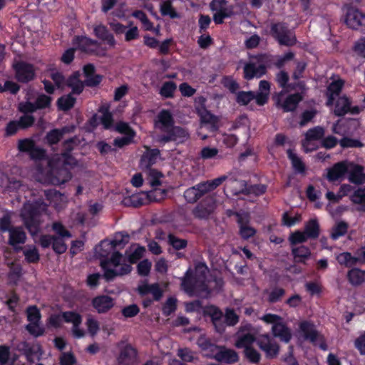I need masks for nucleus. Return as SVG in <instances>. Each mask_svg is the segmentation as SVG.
I'll list each match as a JSON object with an SVG mask.
<instances>
[{
  "label": "nucleus",
  "mask_w": 365,
  "mask_h": 365,
  "mask_svg": "<svg viewBox=\"0 0 365 365\" xmlns=\"http://www.w3.org/2000/svg\"><path fill=\"white\" fill-rule=\"evenodd\" d=\"M287 154L295 172L304 174L305 173V165L301 158L292 150H289Z\"/></svg>",
  "instance_id": "46"
},
{
  "label": "nucleus",
  "mask_w": 365,
  "mask_h": 365,
  "mask_svg": "<svg viewBox=\"0 0 365 365\" xmlns=\"http://www.w3.org/2000/svg\"><path fill=\"white\" fill-rule=\"evenodd\" d=\"M213 358L219 361L225 363H235L239 359L237 354L234 350L227 349L224 347H219Z\"/></svg>",
  "instance_id": "33"
},
{
  "label": "nucleus",
  "mask_w": 365,
  "mask_h": 365,
  "mask_svg": "<svg viewBox=\"0 0 365 365\" xmlns=\"http://www.w3.org/2000/svg\"><path fill=\"white\" fill-rule=\"evenodd\" d=\"M210 9L214 12L213 20L217 24H222L224 19L233 14L232 6H228L226 0H212Z\"/></svg>",
  "instance_id": "14"
},
{
  "label": "nucleus",
  "mask_w": 365,
  "mask_h": 365,
  "mask_svg": "<svg viewBox=\"0 0 365 365\" xmlns=\"http://www.w3.org/2000/svg\"><path fill=\"white\" fill-rule=\"evenodd\" d=\"M324 135V130L322 128L317 127L309 130L305 135V140L303 141L302 145L305 152H310L316 149V146L309 147V144L312 141L319 140Z\"/></svg>",
  "instance_id": "28"
},
{
  "label": "nucleus",
  "mask_w": 365,
  "mask_h": 365,
  "mask_svg": "<svg viewBox=\"0 0 365 365\" xmlns=\"http://www.w3.org/2000/svg\"><path fill=\"white\" fill-rule=\"evenodd\" d=\"M115 130L124 135V136L116 138L114 140V145L118 148H121L132 143L133 138L135 135V131L129 126V125L124 122H119L115 126Z\"/></svg>",
  "instance_id": "16"
},
{
  "label": "nucleus",
  "mask_w": 365,
  "mask_h": 365,
  "mask_svg": "<svg viewBox=\"0 0 365 365\" xmlns=\"http://www.w3.org/2000/svg\"><path fill=\"white\" fill-rule=\"evenodd\" d=\"M63 322L66 323L71 324V332L74 337L80 339L85 336L84 330L80 327L82 323V317L77 312L69 311L62 313Z\"/></svg>",
  "instance_id": "18"
},
{
  "label": "nucleus",
  "mask_w": 365,
  "mask_h": 365,
  "mask_svg": "<svg viewBox=\"0 0 365 365\" xmlns=\"http://www.w3.org/2000/svg\"><path fill=\"white\" fill-rule=\"evenodd\" d=\"M85 81L80 79V72L73 73L66 81V88H71L72 91H82L84 86L93 87L98 86L102 81L103 76L95 73V67L92 64H87L83 67Z\"/></svg>",
  "instance_id": "4"
},
{
  "label": "nucleus",
  "mask_w": 365,
  "mask_h": 365,
  "mask_svg": "<svg viewBox=\"0 0 365 365\" xmlns=\"http://www.w3.org/2000/svg\"><path fill=\"white\" fill-rule=\"evenodd\" d=\"M51 78L58 89L66 88L67 79L64 78L61 73L58 72V71H53L51 73Z\"/></svg>",
  "instance_id": "58"
},
{
  "label": "nucleus",
  "mask_w": 365,
  "mask_h": 365,
  "mask_svg": "<svg viewBox=\"0 0 365 365\" xmlns=\"http://www.w3.org/2000/svg\"><path fill=\"white\" fill-rule=\"evenodd\" d=\"M9 348L6 346H0V365H12L15 359L11 362Z\"/></svg>",
  "instance_id": "63"
},
{
  "label": "nucleus",
  "mask_w": 365,
  "mask_h": 365,
  "mask_svg": "<svg viewBox=\"0 0 365 365\" xmlns=\"http://www.w3.org/2000/svg\"><path fill=\"white\" fill-rule=\"evenodd\" d=\"M14 66L19 81L27 82L33 78L34 76V70L31 65L24 62H19L16 63Z\"/></svg>",
  "instance_id": "30"
},
{
  "label": "nucleus",
  "mask_w": 365,
  "mask_h": 365,
  "mask_svg": "<svg viewBox=\"0 0 365 365\" xmlns=\"http://www.w3.org/2000/svg\"><path fill=\"white\" fill-rule=\"evenodd\" d=\"M51 103V98L47 95H39L35 103L30 101L26 103H21L19 106V109L23 113L34 112L36 109L43 108L48 107Z\"/></svg>",
  "instance_id": "22"
},
{
  "label": "nucleus",
  "mask_w": 365,
  "mask_h": 365,
  "mask_svg": "<svg viewBox=\"0 0 365 365\" xmlns=\"http://www.w3.org/2000/svg\"><path fill=\"white\" fill-rule=\"evenodd\" d=\"M299 329L304 338L313 343H317L320 337L319 333L314 329V325L307 321H303L299 324Z\"/></svg>",
  "instance_id": "34"
},
{
  "label": "nucleus",
  "mask_w": 365,
  "mask_h": 365,
  "mask_svg": "<svg viewBox=\"0 0 365 365\" xmlns=\"http://www.w3.org/2000/svg\"><path fill=\"white\" fill-rule=\"evenodd\" d=\"M205 192V188L201 187V183H200L187 189L184 192V196L188 202H194Z\"/></svg>",
  "instance_id": "38"
},
{
  "label": "nucleus",
  "mask_w": 365,
  "mask_h": 365,
  "mask_svg": "<svg viewBox=\"0 0 365 365\" xmlns=\"http://www.w3.org/2000/svg\"><path fill=\"white\" fill-rule=\"evenodd\" d=\"M173 125V118L170 112L161 111L158 115L156 126L163 130H168Z\"/></svg>",
  "instance_id": "40"
},
{
  "label": "nucleus",
  "mask_w": 365,
  "mask_h": 365,
  "mask_svg": "<svg viewBox=\"0 0 365 365\" xmlns=\"http://www.w3.org/2000/svg\"><path fill=\"white\" fill-rule=\"evenodd\" d=\"M247 216L244 217L238 215V222L240 224V233L242 238L248 239L252 237L256 231L255 230L247 225Z\"/></svg>",
  "instance_id": "39"
},
{
  "label": "nucleus",
  "mask_w": 365,
  "mask_h": 365,
  "mask_svg": "<svg viewBox=\"0 0 365 365\" xmlns=\"http://www.w3.org/2000/svg\"><path fill=\"white\" fill-rule=\"evenodd\" d=\"M37 203H25L21 214L27 229L34 237L39 232L41 223L39 220L40 209L42 210H45L44 205H42V207L40 205L39 207H37Z\"/></svg>",
  "instance_id": "6"
},
{
  "label": "nucleus",
  "mask_w": 365,
  "mask_h": 365,
  "mask_svg": "<svg viewBox=\"0 0 365 365\" xmlns=\"http://www.w3.org/2000/svg\"><path fill=\"white\" fill-rule=\"evenodd\" d=\"M94 33L96 36L104 41L109 48H113L115 44V41L113 36L108 32L106 26L98 25L95 27Z\"/></svg>",
  "instance_id": "36"
},
{
  "label": "nucleus",
  "mask_w": 365,
  "mask_h": 365,
  "mask_svg": "<svg viewBox=\"0 0 365 365\" xmlns=\"http://www.w3.org/2000/svg\"><path fill=\"white\" fill-rule=\"evenodd\" d=\"M73 93H69L58 99V106L61 110H67L74 106L76 98L73 96Z\"/></svg>",
  "instance_id": "47"
},
{
  "label": "nucleus",
  "mask_w": 365,
  "mask_h": 365,
  "mask_svg": "<svg viewBox=\"0 0 365 365\" xmlns=\"http://www.w3.org/2000/svg\"><path fill=\"white\" fill-rule=\"evenodd\" d=\"M174 0H165L160 4V10L163 16H168L171 19L180 18V14L173 6Z\"/></svg>",
  "instance_id": "44"
},
{
  "label": "nucleus",
  "mask_w": 365,
  "mask_h": 365,
  "mask_svg": "<svg viewBox=\"0 0 365 365\" xmlns=\"http://www.w3.org/2000/svg\"><path fill=\"white\" fill-rule=\"evenodd\" d=\"M345 86V81L338 76H332L329 82L327 91H341Z\"/></svg>",
  "instance_id": "52"
},
{
  "label": "nucleus",
  "mask_w": 365,
  "mask_h": 365,
  "mask_svg": "<svg viewBox=\"0 0 365 365\" xmlns=\"http://www.w3.org/2000/svg\"><path fill=\"white\" fill-rule=\"evenodd\" d=\"M115 304L113 298L108 295L97 296L92 300V305L99 314L106 313L111 309Z\"/></svg>",
  "instance_id": "26"
},
{
  "label": "nucleus",
  "mask_w": 365,
  "mask_h": 365,
  "mask_svg": "<svg viewBox=\"0 0 365 365\" xmlns=\"http://www.w3.org/2000/svg\"><path fill=\"white\" fill-rule=\"evenodd\" d=\"M349 180L354 184H362L365 182V173L362 166L349 162L346 173Z\"/></svg>",
  "instance_id": "27"
},
{
  "label": "nucleus",
  "mask_w": 365,
  "mask_h": 365,
  "mask_svg": "<svg viewBox=\"0 0 365 365\" xmlns=\"http://www.w3.org/2000/svg\"><path fill=\"white\" fill-rule=\"evenodd\" d=\"M60 365H75L76 359L71 352H63L59 357Z\"/></svg>",
  "instance_id": "64"
},
{
  "label": "nucleus",
  "mask_w": 365,
  "mask_h": 365,
  "mask_svg": "<svg viewBox=\"0 0 365 365\" xmlns=\"http://www.w3.org/2000/svg\"><path fill=\"white\" fill-rule=\"evenodd\" d=\"M344 22L352 29L365 31V14L357 9L351 6L345 8Z\"/></svg>",
  "instance_id": "12"
},
{
  "label": "nucleus",
  "mask_w": 365,
  "mask_h": 365,
  "mask_svg": "<svg viewBox=\"0 0 365 365\" xmlns=\"http://www.w3.org/2000/svg\"><path fill=\"white\" fill-rule=\"evenodd\" d=\"M304 232L309 238H317L319 235V225L316 219H312L307 222Z\"/></svg>",
  "instance_id": "48"
},
{
  "label": "nucleus",
  "mask_w": 365,
  "mask_h": 365,
  "mask_svg": "<svg viewBox=\"0 0 365 365\" xmlns=\"http://www.w3.org/2000/svg\"><path fill=\"white\" fill-rule=\"evenodd\" d=\"M272 32L274 38L281 45L292 46L297 42L294 32L287 29L284 24H276L272 26Z\"/></svg>",
  "instance_id": "11"
},
{
  "label": "nucleus",
  "mask_w": 365,
  "mask_h": 365,
  "mask_svg": "<svg viewBox=\"0 0 365 365\" xmlns=\"http://www.w3.org/2000/svg\"><path fill=\"white\" fill-rule=\"evenodd\" d=\"M145 252V247L138 244L130 245L125 252V256L118 252H113L108 260L101 262L105 277L111 279L115 276L130 273L132 269L131 264L140 259Z\"/></svg>",
  "instance_id": "1"
},
{
  "label": "nucleus",
  "mask_w": 365,
  "mask_h": 365,
  "mask_svg": "<svg viewBox=\"0 0 365 365\" xmlns=\"http://www.w3.org/2000/svg\"><path fill=\"white\" fill-rule=\"evenodd\" d=\"M227 189H231L234 195H238L247 190L245 182L237 180H230L227 184Z\"/></svg>",
  "instance_id": "53"
},
{
  "label": "nucleus",
  "mask_w": 365,
  "mask_h": 365,
  "mask_svg": "<svg viewBox=\"0 0 365 365\" xmlns=\"http://www.w3.org/2000/svg\"><path fill=\"white\" fill-rule=\"evenodd\" d=\"M119 354L117 356L118 365H135L138 361L136 349L130 344L120 341L117 344Z\"/></svg>",
  "instance_id": "10"
},
{
  "label": "nucleus",
  "mask_w": 365,
  "mask_h": 365,
  "mask_svg": "<svg viewBox=\"0 0 365 365\" xmlns=\"http://www.w3.org/2000/svg\"><path fill=\"white\" fill-rule=\"evenodd\" d=\"M194 331H197L200 333L199 337L197 341V344L201 349L203 354L209 358H213L215 354L219 349V346L210 342V341L201 332V330L197 327L192 329Z\"/></svg>",
  "instance_id": "21"
},
{
  "label": "nucleus",
  "mask_w": 365,
  "mask_h": 365,
  "mask_svg": "<svg viewBox=\"0 0 365 365\" xmlns=\"http://www.w3.org/2000/svg\"><path fill=\"white\" fill-rule=\"evenodd\" d=\"M91 124L93 127L101 124L104 128H110L112 125V115L106 106L100 108L98 113L93 115L91 118Z\"/></svg>",
  "instance_id": "23"
},
{
  "label": "nucleus",
  "mask_w": 365,
  "mask_h": 365,
  "mask_svg": "<svg viewBox=\"0 0 365 365\" xmlns=\"http://www.w3.org/2000/svg\"><path fill=\"white\" fill-rule=\"evenodd\" d=\"M189 138V134L185 129L180 127H174L169 137L163 138L164 140H174L178 143H183Z\"/></svg>",
  "instance_id": "42"
},
{
  "label": "nucleus",
  "mask_w": 365,
  "mask_h": 365,
  "mask_svg": "<svg viewBox=\"0 0 365 365\" xmlns=\"http://www.w3.org/2000/svg\"><path fill=\"white\" fill-rule=\"evenodd\" d=\"M19 148L21 151L29 152L31 157L35 160H43L45 155L44 150L35 147L34 141L29 139L20 140Z\"/></svg>",
  "instance_id": "24"
},
{
  "label": "nucleus",
  "mask_w": 365,
  "mask_h": 365,
  "mask_svg": "<svg viewBox=\"0 0 365 365\" xmlns=\"http://www.w3.org/2000/svg\"><path fill=\"white\" fill-rule=\"evenodd\" d=\"M43 160L46 162L48 167L46 169L38 168V172L41 175L38 176V180L60 185L71 179V173L64 167L73 165L76 161L68 153L65 152L61 155H55L51 159Z\"/></svg>",
  "instance_id": "2"
},
{
  "label": "nucleus",
  "mask_w": 365,
  "mask_h": 365,
  "mask_svg": "<svg viewBox=\"0 0 365 365\" xmlns=\"http://www.w3.org/2000/svg\"><path fill=\"white\" fill-rule=\"evenodd\" d=\"M257 342L259 348L264 351L267 358H274L279 354L278 344L268 334L259 336Z\"/></svg>",
  "instance_id": "20"
},
{
  "label": "nucleus",
  "mask_w": 365,
  "mask_h": 365,
  "mask_svg": "<svg viewBox=\"0 0 365 365\" xmlns=\"http://www.w3.org/2000/svg\"><path fill=\"white\" fill-rule=\"evenodd\" d=\"M349 161H343L335 164L328 170L327 178L330 181L341 180L345 178Z\"/></svg>",
  "instance_id": "29"
},
{
  "label": "nucleus",
  "mask_w": 365,
  "mask_h": 365,
  "mask_svg": "<svg viewBox=\"0 0 365 365\" xmlns=\"http://www.w3.org/2000/svg\"><path fill=\"white\" fill-rule=\"evenodd\" d=\"M148 200L147 192H141L133 194L128 198L124 199L125 205H131L134 207H138L145 204Z\"/></svg>",
  "instance_id": "45"
},
{
  "label": "nucleus",
  "mask_w": 365,
  "mask_h": 365,
  "mask_svg": "<svg viewBox=\"0 0 365 365\" xmlns=\"http://www.w3.org/2000/svg\"><path fill=\"white\" fill-rule=\"evenodd\" d=\"M9 243L17 249V245L26 242V235L21 227H12L9 230Z\"/></svg>",
  "instance_id": "35"
},
{
  "label": "nucleus",
  "mask_w": 365,
  "mask_h": 365,
  "mask_svg": "<svg viewBox=\"0 0 365 365\" xmlns=\"http://www.w3.org/2000/svg\"><path fill=\"white\" fill-rule=\"evenodd\" d=\"M129 241V236L124 233H118L115 235L114 239L112 241H103L101 242L99 248L103 250V252H100L99 255L101 257H106L108 253L112 251L116 252L115 250L124 247Z\"/></svg>",
  "instance_id": "17"
},
{
  "label": "nucleus",
  "mask_w": 365,
  "mask_h": 365,
  "mask_svg": "<svg viewBox=\"0 0 365 365\" xmlns=\"http://www.w3.org/2000/svg\"><path fill=\"white\" fill-rule=\"evenodd\" d=\"M348 277L351 284L357 285L365 280V272L359 269H353L349 272Z\"/></svg>",
  "instance_id": "50"
},
{
  "label": "nucleus",
  "mask_w": 365,
  "mask_h": 365,
  "mask_svg": "<svg viewBox=\"0 0 365 365\" xmlns=\"http://www.w3.org/2000/svg\"><path fill=\"white\" fill-rule=\"evenodd\" d=\"M26 328L31 335L36 337L43 335L45 332V329L40 322L29 323Z\"/></svg>",
  "instance_id": "56"
},
{
  "label": "nucleus",
  "mask_w": 365,
  "mask_h": 365,
  "mask_svg": "<svg viewBox=\"0 0 365 365\" xmlns=\"http://www.w3.org/2000/svg\"><path fill=\"white\" fill-rule=\"evenodd\" d=\"M357 123L354 120L338 121L333 126L332 130L334 133L340 135H346L353 133L356 129Z\"/></svg>",
  "instance_id": "32"
},
{
  "label": "nucleus",
  "mask_w": 365,
  "mask_h": 365,
  "mask_svg": "<svg viewBox=\"0 0 365 365\" xmlns=\"http://www.w3.org/2000/svg\"><path fill=\"white\" fill-rule=\"evenodd\" d=\"M292 255L297 262L304 263L311 256L309 249L304 245L293 247L292 249Z\"/></svg>",
  "instance_id": "41"
},
{
  "label": "nucleus",
  "mask_w": 365,
  "mask_h": 365,
  "mask_svg": "<svg viewBox=\"0 0 365 365\" xmlns=\"http://www.w3.org/2000/svg\"><path fill=\"white\" fill-rule=\"evenodd\" d=\"M226 179L227 177L223 175L212 180L202 182L201 187L205 188L206 192H209L221 185Z\"/></svg>",
  "instance_id": "57"
},
{
  "label": "nucleus",
  "mask_w": 365,
  "mask_h": 365,
  "mask_svg": "<svg viewBox=\"0 0 365 365\" xmlns=\"http://www.w3.org/2000/svg\"><path fill=\"white\" fill-rule=\"evenodd\" d=\"M52 239V247L53 250L58 254L65 252L67 249L65 240H67L68 238L56 237L55 236H53Z\"/></svg>",
  "instance_id": "59"
},
{
  "label": "nucleus",
  "mask_w": 365,
  "mask_h": 365,
  "mask_svg": "<svg viewBox=\"0 0 365 365\" xmlns=\"http://www.w3.org/2000/svg\"><path fill=\"white\" fill-rule=\"evenodd\" d=\"M73 43L76 48L87 53H95L97 55L103 56L106 53L105 50L99 48L98 43L91 40L86 36H77L73 39Z\"/></svg>",
  "instance_id": "19"
},
{
  "label": "nucleus",
  "mask_w": 365,
  "mask_h": 365,
  "mask_svg": "<svg viewBox=\"0 0 365 365\" xmlns=\"http://www.w3.org/2000/svg\"><path fill=\"white\" fill-rule=\"evenodd\" d=\"M327 106H334V113L336 115H344L347 113L355 115L359 113L364 106H351L349 99L341 93H330L327 102Z\"/></svg>",
  "instance_id": "7"
},
{
  "label": "nucleus",
  "mask_w": 365,
  "mask_h": 365,
  "mask_svg": "<svg viewBox=\"0 0 365 365\" xmlns=\"http://www.w3.org/2000/svg\"><path fill=\"white\" fill-rule=\"evenodd\" d=\"M52 229L57 235L56 237L71 238V234L67 230L65 227L60 222H54L52 225Z\"/></svg>",
  "instance_id": "61"
},
{
  "label": "nucleus",
  "mask_w": 365,
  "mask_h": 365,
  "mask_svg": "<svg viewBox=\"0 0 365 365\" xmlns=\"http://www.w3.org/2000/svg\"><path fill=\"white\" fill-rule=\"evenodd\" d=\"M146 150L141 157L140 166L143 170H150V166L154 165L159 158L160 151L158 149H149L145 147Z\"/></svg>",
  "instance_id": "31"
},
{
  "label": "nucleus",
  "mask_w": 365,
  "mask_h": 365,
  "mask_svg": "<svg viewBox=\"0 0 365 365\" xmlns=\"http://www.w3.org/2000/svg\"><path fill=\"white\" fill-rule=\"evenodd\" d=\"M351 200L359 205V210L365 211V188H359L356 190L351 196Z\"/></svg>",
  "instance_id": "49"
},
{
  "label": "nucleus",
  "mask_w": 365,
  "mask_h": 365,
  "mask_svg": "<svg viewBox=\"0 0 365 365\" xmlns=\"http://www.w3.org/2000/svg\"><path fill=\"white\" fill-rule=\"evenodd\" d=\"M208 272L204 264L196 266L195 273L188 269L182 279V288L189 295L201 294L202 292H208V287L205 284V276Z\"/></svg>",
  "instance_id": "3"
},
{
  "label": "nucleus",
  "mask_w": 365,
  "mask_h": 365,
  "mask_svg": "<svg viewBox=\"0 0 365 365\" xmlns=\"http://www.w3.org/2000/svg\"><path fill=\"white\" fill-rule=\"evenodd\" d=\"M264 56L260 55L253 57L250 61L244 66V76L246 79L259 78L265 73L264 65Z\"/></svg>",
  "instance_id": "13"
},
{
  "label": "nucleus",
  "mask_w": 365,
  "mask_h": 365,
  "mask_svg": "<svg viewBox=\"0 0 365 365\" xmlns=\"http://www.w3.org/2000/svg\"><path fill=\"white\" fill-rule=\"evenodd\" d=\"M348 225L344 222H337L335 226L332 228L331 232V237L336 240L339 237L344 235L346 232H347Z\"/></svg>",
  "instance_id": "51"
},
{
  "label": "nucleus",
  "mask_w": 365,
  "mask_h": 365,
  "mask_svg": "<svg viewBox=\"0 0 365 365\" xmlns=\"http://www.w3.org/2000/svg\"><path fill=\"white\" fill-rule=\"evenodd\" d=\"M256 338L253 334L247 333L241 334L235 343V346L239 349H243L245 351L247 349L252 347L253 343L255 341Z\"/></svg>",
  "instance_id": "43"
},
{
  "label": "nucleus",
  "mask_w": 365,
  "mask_h": 365,
  "mask_svg": "<svg viewBox=\"0 0 365 365\" xmlns=\"http://www.w3.org/2000/svg\"><path fill=\"white\" fill-rule=\"evenodd\" d=\"M24 254L29 262H36L39 259L38 250L34 246H26L24 250Z\"/></svg>",
  "instance_id": "55"
},
{
  "label": "nucleus",
  "mask_w": 365,
  "mask_h": 365,
  "mask_svg": "<svg viewBox=\"0 0 365 365\" xmlns=\"http://www.w3.org/2000/svg\"><path fill=\"white\" fill-rule=\"evenodd\" d=\"M218 153L217 148L207 146L202 148L200 156L203 160L215 159L220 158Z\"/></svg>",
  "instance_id": "54"
},
{
  "label": "nucleus",
  "mask_w": 365,
  "mask_h": 365,
  "mask_svg": "<svg viewBox=\"0 0 365 365\" xmlns=\"http://www.w3.org/2000/svg\"><path fill=\"white\" fill-rule=\"evenodd\" d=\"M336 259L339 264L346 267H353L359 262V257L356 254V256H352L351 253L348 252L336 255Z\"/></svg>",
  "instance_id": "37"
},
{
  "label": "nucleus",
  "mask_w": 365,
  "mask_h": 365,
  "mask_svg": "<svg viewBox=\"0 0 365 365\" xmlns=\"http://www.w3.org/2000/svg\"><path fill=\"white\" fill-rule=\"evenodd\" d=\"M262 319L267 324H272V333L274 337H277L286 343L290 341L292 332L283 323L281 317L277 314H267L262 317Z\"/></svg>",
  "instance_id": "8"
},
{
  "label": "nucleus",
  "mask_w": 365,
  "mask_h": 365,
  "mask_svg": "<svg viewBox=\"0 0 365 365\" xmlns=\"http://www.w3.org/2000/svg\"><path fill=\"white\" fill-rule=\"evenodd\" d=\"M216 208V202L213 197L206 198L194 210L193 215L197 218H206Z\"/></svg>",
  "instance_id": "25"
},
{
  "label": "nucleus",
  "mask_w": 365,
  "mask_h": 365,
  "mask_svg": "<svg viewBox=\"0 0 365 365\" xmlns=\"http://www.w3.org/2000/svg\"><path fill=\"white\" fill-rule=\"evenodd\" d=\"M287 93H277L274 96V99L279 106L284 111L288 112L296 108L302 97L300 96L299 93L287 96L286 95Z\"/></svg>",
  "instance_id": "15"
},
{
  "label": "nucleus",
  "mask_w": 365,
  "mask_h": 365,
  "mask_svg": "<svg viewBox=\"0 0 365 365\" xmlns=\"http://www.w3.org/2000/svg\"><path fill=\"white\" fill-rule=\"evenodd\" d=\"M27 319L29 323L39 322L41 320V313L39 309L35 307H29L26 309Z\"/></svg>",
  "instance_id": "60"
},
{
  "label": "nucleus",
  "mask_w": 365,
  "mask_h": 365,
  "mask_svg": "<svg viewBox=\"0 0 365 365\" xmlns=\"http://www.w3.org/2000/svg\"><path fill=\"white\" fill-rule=\"evenodd\" d=\"M205 99L200 97L195 100V108L201 119L200 130H215L218 127V118L211 114L204 107Z\"/></svg>",
  "instance_id": "9"
},
{
  "label": "nucleus",
  "mask_w": 365,
  "mask_h": 365,
  "mask_svg": "<svg viewBox=\"0 0 365 365\" xmlns=\"http://www.w3.org/2000/svg\"><path fill=\"white\" fill-rule=\"evenodd\" d=\"M66 130V128H63L62 130L55 129L49 132L46 135L48 143L51 145L58 143Z\"/></svg>",
  "instance_id": "62"
},
{
  "label": "nucleus",
  "mask_w": 365,
  "mask_h": 365,
  "mask_svg": "<svg viewBox=\"0 0 365 365\" xmlns=\"http://www.w3.org/2000/svg\"><path fill=\"white\" fill-rule=\"evenodd\" d=\"M204 312L206 315L211 317L215 329L218 332H222L225 329V324L233 326L238 322V316L232 309H227L225 315L223 316L221 311L216 307L208 306L205 308Z\"/></svg>",
  "instance_id": "5"
}]
</instances>
